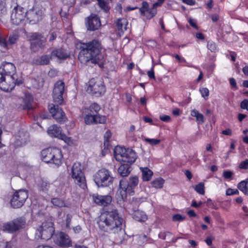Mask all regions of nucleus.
I'll list each match as a JSON object with an SVG mask.
<instances>
[{
	"label": "nucleus",
	"instance_id": "obj_1",
	"mask_svg": "<svg viewBox=\"0 0 248 248\" xmlns=\"http://www.w3.org/2000/svg\"><path fill=\"white\" fill-rule=\"evenodd\" d=\"M101 48V43L98 40L83 43L80 46L78 60L82 63H86L91 61L92 63H98L101 66L104 63V56L100 53Z\"/></svg>",
	"mask_w": 248,
	"mask_h": 248
},
{
	"label": "nucleus",
	"instance_id": "obj_2",
	"mask_svg": "<svg viewBox=\"0 0 248 248\" xmlns=\"http://www.w3.org/2000/svg\"><path fill=\"white\" fill-rule=\"evenodd\" d=\"M123 221V218L117 211L113 210L102 214L97 223L102 231L106 232L112 231L116 233L121 231Z\"/></svg>",
	"mask_w": 248,
	"mask_h": 248
},
{
	"label": "nucleus",
	"instance_id": "obj_3",
	"mask_svg": "<svg viewBox=\"0 0 248 248\" xmlns=\"http://www.w3.org/2000/svg\"><path fill=\"white\" fill-rule=\"evenodd\" d=\"M42 160L46 163L58 167L63 161V154L61 149L55 147H49L43 150L41 153Z\"/></svg>",
	"mask_w": 248,
	"mask_h": 248
},
{
	"label": "nucleus",
	"instance_id": "obj_4",
	"mask_svg": "<svg viewBox=\"0 0 248 248\" xmlns=\"http://www.w3.org/2000/svg\"><path fill=\"white\" fill-rule=\"evenodd\" d=\"M139 184V178L137 176L129 178V181L122 180L120 181L119 188L118 189L116 198L118 202L124 201L127 196V194H133L135 188Z\"/></svg>",
	"mask_w": 248,
	"mask_h": 248
},
{
	"label": "nucleus",
	"instance_id": "obj_5",
	"mask_svg": "<svg viewBox=\"0 0 248 248\" xmlns=\"http://www.w3.org/2000/svg\"><path fill=\"white\" fill-rule=\"evenodd\" d=\"M93 180L98 187H107L113 183L114 177L111 171L103 168L94 174Z\"/></svg>",
	"mask_w": 248,
	"mask_h": 248
},
{
	"label": "nucleus",
	"instance_id": "obj_6",
	"mask_svg": "<svg viewBox=\"0 0 248 248\" xmlns=\"http://www.w3.org/2000/svg\"><path fill=\"white\" fill-rule=\"evenodd\" d=\"M70 175L77 185L83 189L86 188V179L83 171V166L80 163L77 162L73 165Z\"/></svg>",
	"mask_w": 248,
	"mask_h": 248
},
{
	"label": "nucleus",
	"instance_id": "obj_7",
	"mask_svg": "<svg viewBox=\"0 0 248 248\" xmlns=\"http://www.w3.org/2000/svg\"><path fill=\"white\" fill-rule=\"evenodd\" d=\"M53 223L51 221L43 222L41 226L37 230L35 233V238L43 242L47 240L52 237L54 232V228L53 227Z\"/></svg>",
	"mask_w": 248,
	"mask_h": 248
},
{
	"label": "nucleus",
	"instance_id": "obj_8",
	"mask_svg": "<svg viewBox=\"0 0 248 248\" xmlns=\"http://www.w3.org/2000/svg\"><path fill=\"white\" fill-rule=\"evenodd\" d=\"M3 77L8 79L11 78H22L17 75L15 65L9 62H3L0 66V79Z\"/></svg>",
	"mask_w": 248,
	"mask_h": 248
},
{
	"label": "nucleus",
	"instance_id": "obj_9",
	"mask_svg": "<svg viewBox=\"0 0 248 248\" xmlns=\"http://www.w3.org/2000/svg\"><path fill=\"white\" fill-rule=\"evenodd\" d=\"M87 91L91 94L99 96L105 93V87L101 80L92 78L88 82Z\"/></svg>",
	"mask_w": 248,
	"mask_h": 248
},
{
	"label": "nucleus",
	"instance_id": "obj_10",
	"mask_svg": "<svg viewBox=\"0 0 248 248\" xmlns=\"http://www.w3.org/2000/svg\"><path fill=\"white\" fill-rule=\"evenodd\" d=\"M44 16L42 8L38 5H34L31 9L26 12V17L29 22L34 24L40 21Z\"/></svg>",
	"mask_w": 248,
	"mask_h": 248
},
{
	"label": "nucleus",
	"instance_id": "obj_11",
	"mask_svg": "<svg viewBox=\"0 0 248 248\" xmlns=\"http://www.w3.org/2000/svg\"><path fill=\"white\" fill-rule=\"evenodd\" d=\"M0 79V89L6 92L11 91L16 85H20L22 83V78H11L8 79L7 78L2 77Z\"/></svg>",
	"mask_w": 248,
	"mask_h": 248
},
{
	"label": "nucleus",
	"instance_id": "obj_12",
	"mask_svg": "<svg viewBox=\"0 0 248 248\" xmlns=\"http://www.w3.org/2000/svg\"><path fill=\"white\" fill-rule=\"evenodd\" d=\"M31 40L32 41L31 48L34 52L37 51L43 48L45 46L46 37L38 33H33L31 36Z\"/></svg>",
	"mask_w": 248,
	"mask_h": 248
},
{
	"label": "nucleus",
	"instance_id": "obj_13",
	"mask_svg": "<svg viewBox=\"0 0 248 248\" xmlns=\"http://www.w3.org/2000/svg\"><path fill=\"white\" fill-rule=\"evenodd\" d=\"M28 197L27 191L20 189L14 193L11 200V205L15 208L22 206Z\"/></svg>",
	"mask_w": 248,
	"mask_h": 248
},
{
	"label": "nucleus",
	"instance_id": "obj_14",
	"mask_svg": "<svg viewBox=\"0 0 248 248\" xmlns=\"http://www.w3.org/2000/svg\"><path fill=\"white\" fill-rule=\"evenodd\" d=\"M64 90V83L62 81L56 82L53 88L52 96L54 102L57 105H61L63 103V94Z\"/></svg>",
	"mask_w": 248,
	"mask_h": 248
},
{
	"label": "nucleus",
	"instance_id": "obj_15",
	"mask_svg": "<svg viewBox=\"0 0 248 248\" xmlns=\"http://www.w3.org/2000/svg\"><path fill=\"white\" fill-rule=\"evenodd\" d=\"M25 220L23 218H18L14 221L4 224L3 226L2 230L8 232H13L25 226Z\"/></svg>",
	"mask_w": 248,
	"mask_h": 248
},
{
	"label": "nucleus",
	"instance_id": "obj_16",
	"mask_svg": "<svg viewBox=\"0 0 248 248\" xmlns=\"http://www.w3.org/2000/svg\"><path fill=\"white\" fill-rule=\"evenodd\" d=\"M25 17L26 10L23 7L17 5L14 8L11 16V19L14 24H19Z\"/></svg>",
	"mask_w": 248,
	"mask_h": 248
},
{
	"label": "nucleus",
	"instance_id": "obj_17",
	"mask_svg": "<svg viewBox=\"0 0 248 248\" xmlns=\"http://www.w3.org/2000/svg\"><path fill=\"white\" fill-rule=\"evenodd\" d=\"M48 108L50 112L54 119H55L59 123H63L66 121V118L65 113L58 106L53 104L49 105Z\"/></svg>",
	"mask_w": 248,
	"mask_h": 248
},
{
	"label": "nucleus",
	"instance_id": "obj_18",
	"mask_svg": "<svg viewBox=\"0 0 248 248\" xmlns=\"http://www.w3.org/2000/svg\"><path fill=\"white\" fill-rule=\"evenodd\" d=\"M56 244L61 247H71L72 242L69 236L62 232H60L53 236Z\"/></svg>",
	"mask_w": 248,
	"mask_h": 248
},
{
	"label": "nucleus",
	"instance_id": "obj_19",
	"mask_svg": "<svg viewBox=\"0 0 248 248\" xmlns=\"http://www.w3.org/2000/svg\"><path fill=\"white\" fill-rule=\"evenodd\" d=\"M32 96L29 93H25L24 97L18 98L17 106L24 109H30L32 108Z\"/></svg>",
	"mask_w": 248,
	"mask_h": 248
},
{
	"label": "nucleus",
	"instance_id": "obj_20",
	"mask_svg": "<svg viewBox=\"0 0 248 248\" xmlns=\"http://www.w3.org/2000/svg\"><path fill=\"white\" fill-rule=\"evenodd\" d=\"M140 12L141 15L144 16L147 19H150L156 15L157 10L149 7L148 2L143 1L142 3V7L140 8Z\"/></svg>",
	"mask_w": 248,
	"mask_h": 248
},
{
	"label": "nucleus",
	"instance_id": "obj_21",
	"mask_svg": "<svg viewBox=\"0 0 248 248\" xmlns=\"http://www.w3.org/2000/svg\"><path fill=\"white\" fill-rule=\"evenodd\" d=\"M88 30L94 31L99 29L101 22L99 17L95 15H91L86 21Z\"/></svg>",
	"mask_w": 248,
	"mask_h": 248
},
{
	"label": "nucleus",
	"instance_id": "obj_22",
	"mask_svg": "<svg viewBox=\"0 0 248 248\" xmlns=\"http://www.w3.org/2000/svg\"><path fill=\"white\" fill-rule=\"evenodd\" d=\"M15 138V145L16 146H21L26 143L29 139V134L26 131L21 130L16 134Z\"/></svg>",
	"mask_w": 248,
	"mask_h": 248
},
{
	"label": "nucleus",
	"instance_id": "obj_23",
	"mask_svg": "<svg viewBox=\"0 0 248 248\" xmlns=\"http://www.w3.org/2000/svg\"><path fill=\"white\" fill-rule=\"evenodd\" d=\"M93 200L95 203L99 205L107 206L112 201V198L109 195H94L93 196Z\"/></svg>",
	"mask_w": 248,
	"mask_h": 248
},
{
	"label": "nucleus",
	"instance_id": "obj_24",
	"mask_svg": "<svg viewBox=\"0 0 248 248\" xmlns=\"http://www.w3.org/2000/svg\"><path fill=\"white\" fill-rule=\"evenodd\" d=\"M47 132L50 137L59 139H61L64 134L62 132L61 127L55 124L50 126L47 129Z\"/></svg>",
	"mask_w": 248,
	"mask_h": 248
},
{
	"label": "nucleus",
	"instance_id": "obj_25",
	"mask_svg": "<svg viewBox=\"0 0 248 248\" xmlns=\"http://www.w3.org/2000/svg\"><path fill=\"white\" fill-rule=\"evenodd\" d=\"M128 22L125 18H120L116 22V26L118 30V34L121 36L127 29Z\"/></svg>",
	"mask_w": 248,
	"mask_h": 248
},
{
	"label": "nucleus",
	"instance_id": "obj_26",
	"mask_svg": "<svg viewBox=\"0 0 248 248\" xmlns=\"http://www.w3.org/2000/svg\"><path fill=\"white\" fill-rule=\"evenodd\" d=\"M124 162L130 164L133 163L137 158L136 152L130 148H125V155Z\"/></svg>",
	"mask_w": 248,
	"mask_h": 248
},
{
	"label": "nucleus",
	"instance_id": "obj_27",
	"mask_svg": "<svg viewBox=\"0 0 248 248\" xmlns=\"http://www.w3.org/2000/svg\"><path fill=\"white\" fill-rule=\"evenodd\" d=\"M69 56V53L65 49L59 48L51 52V58H56L59 60H64Z\"/></svg>",
	"mask_w": 248,
	"mask_h": 248
},
{
	"label": "nucleus",
	"instance_id": "obj_28",
	"mask_svg": "<svg viewBox=\"0 0 248 248\" xmlns=\"http://www.w3.org/2000/svg\"><path fill=\"white\" fill-rule=\"evenodd\" d=\"M114 156L115 159L119 162L124 161L125 147L117 146L115 147L113 151Z\"/></svg>",
	"mask_w": 248,
	"mask_h": 248
},
{
	"label": "nucleus",
	"instance_id": "obj_29",
	"mask_svg": "<svg viewBox=\"0 0 248 248\" xmlns=\"http://www.w3.org/2000/svg\"><path fill=\"white\" fill-rule=\"evenodd\" d=\"M51 59V56L49 55H43L34 59L32 63L38 65H47L49 63Z\"/></svg>",
	"mask_w": 248,
	"mask_h": 248
},
{
	"label": "nucleus",
	"instance_id": "obj_30",
	"mask_svg": "<svg viewBox=\"0 0 248 248\" xmlns=\"http://www.w3.org/2000/svg\"><path fill=\"white\" fill-rule=\"evenodd\" d=\"M133 218L139 222H144L147 220V215L142 211L135 210L132 214Z\"/></svg>",
	"mask_w": 248,
	"mask_h": 248
},
{
	"label": "nucleus",
	"instance_id": "obj_31",
	"mask_svg": "<svg viewBox=\"0 0 248 248\" xmlns=\"http://www.w3.org/2000/svg\"><path fill=\"white\" fill-rule=\"evenodd\" d=\"M143 181H149L153 175V172L147 167H140Z\"/></svg>",
	"mask_w": 248,
	"mask_h": 248
},
{
	"label": "nucleus",
	"instance_id": "obj_32",
	"mask_svg": "<svg viewBox=\"0 0 248 248\" xmlns=\"http://www.w3.org/2000/svg\"><path fill=\"white\" fill-rule=\"evenodd\" d=\"M190 115L196 118V120L198 124H202L205 120L203 115L200 113L197 110L194 109L190 112Z\"/></svg>",
	"mask_w": 248,
	"mask_h": 248
},
{
	"label": "nucleus",
	"instance_id": "obj_33",
	"mask_svg": "<svg viewBox=\"0 0 248 248\" xmlns=\"http://www.w3.org/2000/svg\"><path fill=\"white\" fill-rule=\"evenodd\" d=\"M118 172L122 177L127 176L130 172V168L127 164H122L119 167Z\"/></svg>",
	"mask_w": 248,
	"mask_h": 248
},
{
	"label": "nucleus",
	"instance_id": "obj_34",
	"mask_svg": "<svg viewBox=\"0 0 248 248\" xmlns=\"http://www.w3.org/2000/svg\"><path fill=\"white\" fill-rule=\"evenodd\" d=\"M104 145L105 146V148H104L105 151H103L102 153H103L104 152H105L106 153H107L109 149V147H110L109 140L111 137V132L109 130L107 131L104 134Z\"/></svg>",
	"mask_w": 248,
	"mask_h": 248
},
{
	"label": "nucleus",
	"instance_id": "obj_35",
	"mask_svg": "<svg viewBox=\"0 0 248 248\" xmlns=\"http://www.w3.org/2000/svg\"><path fill=\"white\" fill-rule=\"evenodd\" d=\"M83 113L84 114V122L86 124H92L94 123L95 114L91 113L90 112H87L85 110H83Z\"/></svg>",
	"mask_w": 248,
	"mask_h": 248
},
{
	"label": "nucleus",
	"instance_id": "obj_36",
	"mask_svg": "<svg viewBox=\"0 0 248 248\" xmlns=\"http://www.w3.org/2000/svg\"><path fill=\"white\" fill-rule=\"evenodd\" d=\"M238 188L245 195H248V179L240 182L238 185Z\"/></svg>",
	"mask_w": 248,
	"mask_h": 248
},
{
	"label": "nucleus",
	"instance_id": "obj_37",
	"mask_svg": "<svg viewBox=\"0 0 248 248\" xmlns=\"http://www.w3.org/2000/svg\"><path fill=\"white\" fill-rule=\"evenodd\" d=\"M164 180L161 177H158L152 181V186L155 188H161L164 184Z\"/></svg>",
	"mask_w": 248,
	"mask_h": 248
},
{
	"label": "nucleus",
	"instance_id": "obj_38",
	"mask_svg": "<svg viewBox=\"0 0 248 248\" xmlns=\"http://www.w3.org/2000/svg\"><path fill=\"white\" fill-rule=\"evenodd\" d=\"M87 112H90L91 113L95 114L98 112L100 109V106L96 103L92 104L89 108H85L84 109Z\"/></svg>",
	"mask_w": 248,
	"mask_h": 248
},
{
	"label": "nucleus",
	"instance_id": "obj_39",
	"mask_svg": "<svg viewBox=\"0 0 248 248\" xmlns=\"http://www.w3.org/2000/svg\"><path fill=\"white\" fill-rule=\"evenodd\" d=\"M51 203L55 206L62 207L67 206L65 202L60 198H53L51 200Z\"/></svg>",
	"mask_w": 248,
	"mask_h": 248
},
{
	"label": "nucleus",
	"instance_id": "obj_40",
	"mask_svg": "<svg viewBox=\"0 0 248 248\" xmlns=\"http://www.w3.org/2000/svg\"><path fill=\"white\" fill-rule=\"evenodd\" d=\"M60 140H62L67 145L69 146H75L77 145V142L72 138L67 137L65 134H63Z\"/></svg>",
	"mask_w": 248,
	"mask_h": 248
},
{
	"label": "nucleus",
	"instance_id": "obj_41",
	"mask_svg": "<svg viewBox=\"0 0 248 248\" xmlns=\"http://www.w3.org/2000/svg\"><path fill=\"white\" fill-rule=\"evenodd\" d=\"M195 190L200 194L204 195V185L202 182H201L198 184L194 186Z\"/></svg>",
	"mask_w": 248,
	"mask_h": 248
},
{
	"label": "nucleus",
	"instance_id": "obj_42",
	"mask_svg": "<svg viewBox=\"0 0 248 248\" xmlns=\"http://www.w3.org/2000/svg\"><path fill=\"white\" fill-rule=\"evenodd\" d=\"M106 122V116L95 114L94 124H104Z\"/></svg>",
	"mask_w": 248,
	"mask_h": 248
},
{
	"label": "nucleus",
	"instance_id": "obj_43",
	"mask_svg": "<svg viewBox=\"0 0 248 248\" xmlns=\"http://www.w3.org/2000/svg\"><path fill=\"white\" fill-rule=\"evenodd\" d=\"M199 92L201 94L202 97H203L204 100H206L208 99L209 95V91L207 88H200L199 89Z\"/></svg>",
	"mask_w": 248,
	"mask_h": 248
},
{
	"label": "nucleus",
	"instance_id": "obj_44",
	"mask_svg": "<svg viewBox=\"0 0 248 248\" xmlns=\"http://www.w3.org/2000/svg\"><path fill=\"white\" fill-rule=\"evenodd\" d=\"M98 1L100 7L105 11H108L109 9L108 5V0H96Z\"/></svg>",
	"mask_w": 248,
	"mask_h": 248
},
{
	"label": "nucleus",
	"instance_id": "obj_45",
	"mask_svg": "<svg viewBox=\"0 0 248 248\" xmlns=\"http://www.w3.org/2000/svg\"><path fill=\"white\" fill-rule=\"evenodd\" d=\"M144 141L152 146L155 145L160 142V140L157 139L144 138Z\"/></svg>",
	"mask_w": 248,
	"mask_h": 248
},
{
	"label": "nucleus",
	"instance_id": "obj_46",
	"mask_svg": "<svg viewBox=\"0 0 248 248\" xmlns=\"http://www.w3.org/2000/svg\"><path fill=\"white\" fill-rule=\"evenodd\" d=\"M38 186L41 190L46 191L48 189L49 184L46 180H41V182Z\"/></svg>",
	"mask_w": 248,
	"mask_h": 248
},
{
	"label": "nucleus",
	"instance_id": "obj_47",
	"mask_svg": "<svg viewBox=\"0 0 248 248\" xmlns=\"http://www.w3.org/2000/svg\"><path fill=\"white\" fill-rule=\"evenodd\" d=\"M17 39H18V36L16 34L11 35L9 36L8 41V43L9 46L10 47V46L11 45L15 44L16 42Z\"/></svg>",
	"mask_w": 248,
	"mask_h": 248
},
{
	"label": "nucleus",
	"instance_id": "obj_48",
	"mask_svg": "<svg viewBox=\"0 0 248 248\" xmlns=\"http://www.w3.org/2000/svg\"><path fill=\"white\" fill-rule=\"evenodd\" d=\"M5 2L2 0H0V17L4 15L6 12Z\"/></svg>",
	"mask_w": 248,
	"mask_h": 248
},
{
	"label": "nucleus",
	"instance_id": "obj_49",
	"mask_svg": "<svg viewBox=\"0 0 248 248\" xmlns=\"http://www.w3.org/2000/svg\"><path fill=\"white\" fill-rule=\"evenodd\" d=\"M238 167L241 170H248V159L241 162L239 165Z\"/></svg>",
	"mask_w": 248,
	"mask_h": 248
},
{
	"label": "nucleus",
	"instance_id": "obj_50",
	"mask_svg": "<svg viewBox=\"0 0 248 248\" xmlns=\"http://www.w3.org/2000/svg\"><path fill=\"white\" fill-rule=\"evenodd\" d=\"M239 191L237 189L228 188L226 191V194L227 195H238Z\"/></svg>",
	"mask_w": 248,
	"mask_h": 248
},
{
	"label": "nucleus",
	"instance_id": "obj_51",
	"mask_svg": "<svg viewBox=\"0 0 248 248\" xmlns=\"http://www.w3.org/2000/svg\"><path fill=\"white\" fill-rule=\"evenodd\" d=\"M59 74V71L55 69H50L48 73V75L49 77L51 78H54L57 76Z\"/></svg>",
	"mask_w": 248,
	"mask_h": 248
},
{
	"label": "nucleus",
	"instance_id": "obj_52",
	"mask_svg": "<svg viewBox=\"0 0 248 248\" xmlns=\"http://www.w3.org/2000/svg\"><path fill=\"white\" fill-rule=\"evenodd\" d=\"M185 219V217L180 214H175L172 217V220L174 221H181Z\"/></svg>",
	"mask_w": 248,
	"mask_h": 248
},
{
	"label": "nucleus",
	"instance_id": "obj_53",
	"mask_svg": "<svg viewBox=\"0 0 248 248\" xmlns=\"http://www.w3.org/2000/svg\"><path fill=\"white\" fill-rule=\"evenodd\" d=\"M233 175V172L230 170H224L223 172V176L225 179L231 178Z\"/></svg>",
	"mask_w": 248,
	"mask_h": 248
},
{
	"label": "nucleus",
	"instance_id": "obj_54",
	"mask_svg": "<svg viewBox=\"0 0 248 248\" xmlns=\"http://www.w3.org/2000/svg\"><path fill=\"white\" fill-rule=\"evenodd\" d=\"M240 107L242 109L248 110V100L245 99L242 101L240 104Z\"/></svg>",
	"mask_w": 248,
	"mask_h": 248
},
{
	"label": "nucleus",
	"instance_id": "obj_55",
	"mask_svg": "<svg viewBox=\"0 0 248 248\" xmlns=\"http://www.w3.org/2000/svg\"><path fill=\"white\" fill-rule=\"evenodd\" d=\"M229 82H230V84L231 85L232 88H233L235 90H236L238 89V87L237 86V84H236V81L234 78H230L229 79Z\"/></svg>",
	"mask_w": 248,
	"mask_h": 248
},
{
	"label": "nucleus",
	"instance_id": "obj_56",
	"mask_svg": "<svg viewBox=\"0 0 248 248\" xmlns=\"http://www.w3.org/2000/svg\"><path fill=\"white\" fill-rule=\"evenodd\" d=\"M207 47L211 51H215L216 49V45L213 42H209L207 44Z\"/></svg>",
	"mask_w": 248,
	"mask_h": 248
},
{
	"label": "nucleus",
	"instance_id": "obj_57",
	"mask_svg": "<svg viewBox=\"0 0 248 248\" xmlns=\"http://www.w3.org/2000/svg\"><path fill=\"white\" fill-rule=\"evenodd\" d=\"M159 118L161 121L165 122H169L171 120L170 116L166 115H160Z\"/></svg>",
	"mask_w": 248,
	"mask_h": 248
},
{
	"label": "nucleus",
	"instance_id": "obj_58",
	"mask_svg": "<svg viewBox=\"0 0 248 248\" xmlns=\"http://www.w3.org/2000/svg\"><path fill=\"white\" fill-rule=\"evenodd\" d=\"M158 0V1L154 3L153 4L152 6L151 7L152 8H155L156 9V8L157 7L161 6L165 1V0Z\"/></svg>",
	"mask_w": 248,
	"mask_h": 248
},
{
	"label": "nucleus",
	"instance_id": "obj_59",
	"mask_svg": "<svg viewBox=\"0 0 248 248\" xmlns=\"http://www.w3.org/2000/svg\"><path fill=\"white\" fill-rule=\"evenodd\" d=\"M71 219H72V216L68 214L67 215L66 219V227L67 228L70 229Z\"/></svg>",
	"mask_w": 248,
	"mask_h": 248
},
{
	"label": "nucleus",
	"instance_id": "obj_60",
	"mask_svg": "<svg viewBox=\"0 0 248 248\" xmlns=\"http://www.w3.org/2000/svg\"><path fill=\"white\" fill-rule=\"evenodd\" d=\"M188 22L189 24L194 28H195L196 29H198V27L197 26V22L196 20L194 19H193L192 18H190L188 20Z\"/></svg>",
	"mask_w": 248,
	"mask_h": 248
},
{
	"label": "nucleus",
	"instance_id": "obj_61",
	"mask_svg": "<svg viewBox=\"0 0 248 248\" xmlns=\"http://www.w3.org/2000/svg\"><path fill=\"white\" fill-rule=\"evenodd\" d=\"M147 74H148V77L150 78H153V79L155 78V73H154V66H153L152 67V68L151 69V70L148 72Z\"/></svg>",
	"mask_w": 248,
	"mask_h": 248
},
{
	"label": "nucleus",
	"instance_id": "obj_62",
	"mask_svg": "<svg viewBox=\"0 0 248 248\" xmlns=\"http://www.w3.org/2000/svg\"><path fill=\"white\" fill-rule=\"evenodd\" d=\"M10 171L12 176H17L19 173L16 167L11 169Z\"/></svg>",
	"mask_w": 248,
	"mask_h": 248
},
{
	"label": "nucleus",
	"instance_id": "obj_63",
	"mask_svg": "<svg viewBox=\"0 0 248 248\" xmlns=\"http://www.w3.org/2000/svg\"><path fill=\"white\" fill-rule=\"evenodd\" d=\"M222 133L225 135L231 136L232 134V131L231 129L228 128L223 130L222 131Z\"/></svg>",
	"mask_w": 248,
	"mask_h": 248
},
{
	"label": "nucleus",
	"instance_id": "obj_64",
	"mask_svg": "<svg viewBox=\"0 0 248 248\" xmlns=\"http://www.w3.org/2000/svg\"><path fill=\"white\" fill-rule=\"evenodd\" d=\"M81 228L80 226L78 225L73 228V231L75 233H78L80 232Z\"/></svg>",
	"mask_w": 248,
	"mask_h": 248
}]
</instances>
